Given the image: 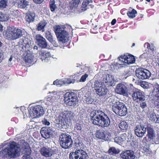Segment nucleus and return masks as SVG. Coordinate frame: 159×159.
Segmentation results:
<instances>
[{
    "label": "nucleus",
    "instance_id": "nucleus-42",
    "mask_svg": "<svg viewBox=\"0 0 159 159\" xmlns=\"http://www.w3.org/2000/svg\"><path fill=\"white\" fill-rule=\"evenodd\" d=\"M37 43L42 48H45L47 46V43L46 40H37Z\"/></svg>",
    "mask_w": 159,
    "mask_h": 159
},
{
    "label": "nucleus",
    "instance_id": "nucleus-10",
    "mask_svg": "<svg viewBox=\"0 0 159 159\" xmlns=\"http://www.w3.org/2000/svg\"><path fill=\"white\" fill-rule=\"evenodd\" d=\"M119 61L123 63L130 64L134 63L135 59L133 56L127 53L118 57Z\"/></svg>",
    "mask_w": 159,
    "mask_h": 159
},
{
    "label": "nucleus",
    "instance_id": "nucleus-30",
    "mask_svg": "<svg viewBox=\"0 0 159 159\" xmlns=\"http://www.w3.org/2000/svg\"><path fill=\"white\" fill-rule=\"evenodd\" d=\"M18 43L20 45V49L22 52L24 50V48H28L30 47L29 43L27 40H21Z\"/></svg>",
    "mask_w": 159,
    "mask_h": 159
},
{
    "label": "nucleus",
    "instance_id": "nucleus-28",
    "mask_svg": "<svg viewBox=\"0 0 159 159\" xmlns=\"http://www.w3.org/2000/svg\"><path fill=\"white\" fill-rule=\"evenodd\" d=\"M147 130V136L150 139H153L155 137V132L153 129L151 127L147 126L146 127Z\"/></svg>",
    "mask_w": 159,
    "mask_h": 159
},
{
    "label": "nucleus",
    "instance_id": "nucleus-64",
    "mask_svg": "<svg viewBox=\"0 0 159 159\" xmlns=\"http://www.w3.org/2000/svg\"><path fill=\"white\" fill-rule=\"evenodd\" d=\"M3 27L2 25L0 23V31L1 32H2L3 31Z\"/></svg>",
    "mask_w": 159,
    "mask_h": 159
},
{
    "label": "nucleus",
    "instance_id": "nucleus-40",
    "mask_svg": "<svg viewBox=\"0 0 159 159\" xmlns=\"http://www.w3.org/2000/svg\"><path fill=\"white\" fill-rule=\"evenodd\" d=\"M49 7L51 11L53 12L55 11L57 8L56 5L55 4L54 0H50L49 2Z\"/></svg>",
    "mask_w": 159,
    "mask_h": 159
},
{
    "label": "nucleus",
    "instance_id": "nucleus-9",
    "mask_svg": "<svg viewBox=\"0 0 159 159\" xmlns=\"http://www.w3.org/2000/svg\"><path fill=\"white\" fill-rule=\"evenodd\" d=\"M135 72L136 76L142 80L148 79L151 75V73L149 70L142 68L137 69Z\"/></svg>",
    "mask_w": 159,
    "mask_h": 159
},
{
    "label": "nucleus",
    "instance_id": "nucleus-25",
    "mask_svg": "<svg viewBox=\"0 0 159 159\" xmlns=\"http://www.w3.org/2000/svg\"><path fill=\"white\" fill-rule=\"evenodd\" d=\"M149 120L152 122L155 123H159V116L156 115L153 112H150L149 116Z\"/></svg>",
    "mask_w": 159,
    "mask_h": 159
},
{
    "label": "nucleus",
    "instance_id": "nucleus-62",
    "mask_svg": "<svg viewBox=\"0 0 159 159\" xmlns=\"http://www.w3.org/2000/svg\"><path fill=\"white\" fill-rule=\"evenodd\" d=\"M116 22V20L115 19H113L111 22V25H114Z\"/></svg>",
    "mask_w": 159,
    "mask_h": 159
},
{
    "label": "nucleus",
    "instance_id": "nucleus-7",
    "mask_svg": "<svg viewBox=\"0 0 159 159\" xmlns=\"http://www.w3.org/2000/svg\"><path fill=\"white\" fill-rule=\"evenodd\" d=\"M28 111L30 116L33 118L38 117L43 115L44 113L43 108L40 105L30 107Z\"/></svg>",
    "mask_w": 159,
    "mask_h": 159
},
{
    "label": "nucleus",
    "instance_id": "nucleus-3",
    "mask_svg": "<svg viewBox=\"0 0 159 159\" xmlns=\"http://www.w3.org/2000/svg\"><path fill=\"white\" fill-rule=\"evenodd\" d=\"M75 114L70 111H64L60 114L54 122L57 128L66 129L69 125V120L74 119Z\"/></svg>",
    "mask_w": 159,
    "mask_h": 159
},
{
    "label": "nucleus",
    "instance_id": "nucleus-61",
    "mask_svg": "<svg viewBox=\"0 0 159 159\" xmlns=\"http://www.w3.org/2000/svg\"><path fill=\"white\" fill-rule=\"evenodd\" d=\"M74 80H71V79H68L67 80V81H66V84H70V83H74Z\"/></svg>",
    "mask_w": 159,
    "mask_h": 159
},
{
    "label": "nucleus",
    "instance_id": "nucleus-43",
    "mask_svg": "<svg viewBox=\"0 0 159 159\" xmlns=\"http://www.w3.org/2000/svg\"><path fill=\"white\" fill-rule=\"evenodd\" d=\"M66 82L64 80H58L54 81L53 83V84L56 85L58 86H61L64 84H66Z\"/></svg>",
    "mask_w": 159,
    "mask_h": 159
},
{
    "label": "nucleus",
    "instance_id": "nucleus-36",
    "mask_svg": "<svg viewBox=\"0 0 159 159\" xmlns=\"http://www.w3.org/2000/svg\"><path fill=\"white\" fill-rule=\"evenodd\" d=\"M83 126L82 122L79 120H78L75 122V130L81 131Z\"/></svg>",
    "mask_w": 159,
    "mask_h": 159
},
{
    "label": "nucleus",
    "instance_id": "nucleus-44",
    "mask_svg": "<svg viewBox=\"0 0 159 159\" xmlns=\"http://www.w3.org/2000/svg\"><path fill=\"white\" fill-rule=\"evenodd\" d=\"M61 155L57 152L56 149H54L50 157L54 159H61Z\"/></svg>",
    "mask_w": 159,
    "mask_h": 159
},
{
    "label": "nucleus",
    "instance_id": "nucleus-34",
    "mask_svg": "<svg viewBox=\"0 0 159 159\" xmlns=\"http://www.w3.org/2000/svg\"><path fill=\"white\" fill-rule=\"evenodd\" d=\"M105 131L103 130H99L97 131L96 132V137L100 139H105Z\"/></svg>",
    "mask_w": 159,
    "mask_h": 159
},
{
    "label": "nucleus",
    "instance_id": "nucleus-18",
    "mask_svg": "<svg viewBox=\"0 0 159 159\" xmlns=\"http://www.w3.org/2000/svg\"><path fill=\"white\" fill-rule=\"evenodd\" d=\"M54 149L43 147L40 149V152L42 155L45 157H50Z\"/></svg>",
    "mask_w": 159,
    "mask_h": 159
},
{
    "label": "nucleus",
    "instance_id": "nucleus-38",
    "mask_svg": "<svg viewBox=\"0 0 159 159\" xmlns=\"http://www.w3.org/2000/svg\"><path fill=\"white\" fill-rule=\"evenodd\" d=\"M47 24L46 21L44 20L40 22L38 24L37 29L39 31L43 30Z\"/></svg>",
    "mask_w": 159,
    "mask_h": 159
},
{
    "label": "nucleus",
    "instance_id": "nucleus-23",
    "mask_svg": "<svg viewBox=\"0 0 159 159\" xmlns=\"http://www.w3.org/2000/svg\"><path fill=\"white\" fill-rule=\"evenodd\" d=\"M50 42L56 47L58 46L61 48L66 45V43L69 40H50ZM70 41V40H69Z\"/></svg>",
    "mask_w": 159,
    "mask_h": 159
},
{
    "label": "nucleus",
    "instance_id": "nucleus-5",
    "mask_svg": "<svg viewBox=\"0 0 159 159\" xmlns=\"http://www.w3.org/2000/svg\"><path fill=\"white\" fill-rule=\"evenodd\" d=\"M59 142L61 147L64 149L70 148L73 143L71 136L67 133H63L59 136Z\"/></svg>",
    "mask_w": 159,
    "mask_h": 159
},
{
    "label": "nucleus",
    "instance_id": "nucleus-60",
    "mask_svg": "<svg viewBox=\"0 0 159 159\" xmlns=\"http://www.w3.org/2000/svg\"><path fill=\"white\" fill-rule=\"evenodd\" d=\"M33 2L36 4H40L42 3L44 0H33Z\"/></svg>",
    "mask_w": 159,
    "mask_h": 159
},
{
    "label": "nucleus",
    "instance_id": "nucleus-15",
    "mask_svg": "<svg viewBox=\"0 0 159 159\" xmlns=\"http://www.w3.org/2000/svg\"><path fill=\"white\" fill-rule=\"evenodd\" d=\"M53 129L50 127H42L40 131L42 136L46 139H49L52 134Z\"/></svg>",
    "mask_w": 159,
    "mask_h": 159
},
{
    "label": "nucleus",
    "instance_id": "nucleus-54",
    "mask_svg": "<svg viewBox=\"0 0 159 159\" xmlns=\"http://www.w3.org/2000/svg\"><path fill=\"white\" fill-rule=\"evenodd\" d=\"M88 76V75L86 74H85L84 75H83L80 79V81L83 82H84L86 80Z\"/></svg>",
    "mask_w": 159,
    "mask_h": 159
},
{
    "label": "nucleus",
    "instance_id": "nucleus-41",
    "mask_svg": "<svg viewBox=\"0 0 159 159\" xmlns=\"http://www.w3.org/2000/svg\"><path fill=\"white\" fill-rule=\"evenodd\" d=\"M127 14L129 18H133L135 17V14H137V11L135 9H133L131 10H129L127 12Z\"/></svg>",
    "mask_w": 159,
    "mask_h": 159
},
{
    "label": "nucleus",
    "instance_id": "nucleus-1",
    "mask_svg": "<svg viewBox=\"0 0 159 159\" xmlns=\"http://www.w3.org/2000/svg\"><path fill=\"white\" fill-rule=\"evenodd\" d=\"M31 151L28 143H24L23 146L20 148V145L12 142L0 152V156L3 159H14L18 157L20 153L24 154H29Z\"/></svg>",
    "mask_w": 159,
    "mask_h": 159
},
{
    "label": "nucleus",
    "instance_id": "nucleus-22",
    "mask_svg": "<svg viewBox=\"0 0 159 159\" xmlns=\"http://www.w3.org/2000/svg\"><path fill=\"white\" fill-rule=\"evenodd\" d=\"M93 2V0H83L81 7V10L83 11H85L89 8V6H91V7L92 8L93 5H92L90 3H92Z\"/></svg>",
    "mask_w": 159,
    "mask_h": 159
},
{
    "label": "nucleus",
    "instance_id": "nucleus-48",
    "mask_svg": "<svg viewBox=\"0 0 159 159\" xmlns=\"http://www.w3.org/2000/svg\"><path fill=\"white\" fill-rule=\"evenodd\" d=\"M77 139L78 140H75V143L76 145H78V147H80L81 146H82L83 143L81 140H80V139H81L79 137H78ZM77 147H78V146H77Z\"/></svg>",
    "mask_w": 159,
    "mask_h": 159
},
{
    "label": "nucleus",
    "instance_id": "nucleus-57",
    "mask_svg": "<svg viewBox=\"0 0 159 159\" xmlns=\"http://www.w3.org/2000/svg\"><path fill=\"white\" fill-rule=\"evenodd\" d=\"M35 40H45L40 34H37L36 36Z\"/></svg>",
    "mask_w": 159,
    "mask_h": 159
},
{
    "label": "nucleus",
    "instance_id": "nucleus-2",
    "mask_svg": "<svg viewBox=\"0 0 159 159\" xmlns=\"http://www.w3.org/2000/svg\"><path fill=\"white\" fill-rule=\"evenodd\" d=\"M90 116L93 123L102 127L110 126V116L100 110H94L90 113Z\"/></svg>",
    "mask_w": 159,
    "mask_h": 159
},
{
    "label": "nucleus",
    "instance_id": "nucleus-52",
    "mask_svg": "<svg viewBox=\"0 0 159 159\" xmlns=\"http://www.w3.org/2000/svg\"><path fill=\"white\" fill-rule=\"evenodd\" d=\"M123 74L124 75L126 76V78L127 77L130 76L131 74V73L129 70H127L124 71Z\"/></svg>",
    "mask_w": 159,
    "mask_h": 159
},
{
    "label": "nucleus",
    "instance_id": "nucleus-51",
    "mask_svg": "<svg viewBox=\"0 0 159 159\" xmlns=\"http://www.w3.org/2000/svg\"><path fill=\"white\" fill-rule=\"evenodd\" d=\"M144 46L145 48H146L149 49H153V45L152 44H150L148 43H145Z\"/></svg>",
    "mask_w": 159,
    "mask_h": 159
},
{
    "label": "nucleus",
    "instance_id": "nucleus-53",
    "mask_svg": "<svg viewBox=\"0 0 159 159\" xmlns=\"http://www.w3.org/2000/svg\"><path fill=\"white\" fill-rule=\"evenodd\" d=\"M141 86L144 89H148L149 88V86L148 83L146 82H143L141 84Z\"/></svg>",
    "mask_w": 159,
    "mask_h": 159
},
{
    "label": "nucleus",
    "instance_id": "nucleus-8",
    "mask_svg": "<svg viewBox=\"0 0 159 159\" xmlns=\"http://www.w3.org/2000/svg\"><path fill=\"white\" fill-rule=\"evenodd\" d=\"M70 159H88L89 157L86 152L82 149H76L75 152L70 153Z\"/></svg>",
    "mask_w": 159,
    "mask_h": 159
},
{
    "label": "nucleus",
    "instance_id": "nucleus-37",
    "mask_svg": "<svg viewBox=\"0 0 159 159\" xmlns=\"http://www.w3.org/2000/svg\"><path fill=\"white\" fill-rule=\"evenodd\" d=\"M119 127L122 130L125 131L127 129L128 125L125 121H122L119 124Z\"/></svg>",
    "mask_w": 159,
    "mask_h": 159
},
{
    "label": "nucleus",
    "instance_id": "nucleus-35",
    "mask_svg": "<svg viewBox=\"0 0 159 159\" xmlns=\"http://www.w3.org/2000/svg\"><path fill=\"white\" fill-rule=\"evenodd\" d=\"M120 151L118 148H116L115 147H111L108 150V153L110 155L117 154L119 153Z\"/></svg>",
    "mask_w": 159,
    "mask_h": 159
},
{
    "label": "nucleus",
    "instance_id": "nucleus-59",
    "mask_svg": "<svg viewBox=\"0 0 159 159\" xmlns=\"http://www.w3.org/2000/svg\"><path fill=\"white\" fill-rule=\"evenodd\" d=\"M4 15L0 11V20L2 21L4 20Z\"/></svg>",
    "mask_w": 159,
    "mask_h": 159
},
{
    "label": "nucleus",
    "instance_id": "nucleus-39",
    "mask_svg": "<svg viewBox=\"0 0 159 159\" xmlns=\"http://www.w3.org/2000/svg\"><path fill=\"white\" fill-rule=\"evenodd\" d=\"M143 152L147 156L149 155L152 153V151L148 145L143 147Z\"/></svg>",
    "mask_w": 159,
    "mask_h": 159
},
{
    "label": "nucleus",
    "instance_id": "nucleus-13",
    "mask_svg": "<svg viewBox=\"0 0 159 159\" xmlns=\"http://www.w3.org/2000/svg\"><path fill=\"white\" fill-rule=\"evenodd\" d=\"M144 93L139 89H137L134 90L132 94V97L134 101L137 102L139 100H143L145 98Z\"/></svg>",
    "mask_w": 159,
    "mask_h": 159
},
{
    "label": "nucleus",
    "instance_id": "nucleus-14",
    "mask_svg": "<svg viewBox=\"0 0 159 159\" xmlns=\"http://www.w3.org/2000/svg\"><path fill=\"white\" fill-rule=\"evenodd\" d=\"M120 157L123 159H137L134 152L130 150L122 151Z\"/></svg>",
    "mask_w": 159,
    "mask_h": 159
},
{
    "label": "nucleus",
    "instance_id": "nucleus-49",
    "mask_svg": "<svg viewBox=\"0 0 159 159\" xmlns=\"http://www.w3.org/2000/svg\"><path fill=\"white\" fill-rule=\"evenodd\" d=\"M114 141L115 143L119 144L123 142L120 137H116L114 139Z\"/></svg>",
    "mask_w": 159,
    "mask_h": 159
},
{
    "label": "nucleus",
    "instance_id": "nucleus-20",
    "mask_svg": "<svg viewBox=\"0 0 159 159\" xmlns=\"http://www.w3.org/2000/svg\"><path fill=\"white\" fill-rule=\"evenodd\" d=\"M114 76L113 75L111 74H107L104 76L103 82L106 84L105 85L112 86L113 84L112 81L114 80Z\"/></svg>",
    "mask_w": 159,
    "mask_h": 159
},
{
    "label": "nucleus",
    "instance_id": "nucleus-31",
    "mask_svg": "<svg viewBox=\"0 0 159 159\" xmlns=\"http://www.w3.org/2000/svg\"><path fill=\"white\" fill-rule=\"evenodd\" d=\"M78 101V98L76 97L74 99H73V98L70 99L68 100V101H65V102L67 105L74 107L77 104Z\"/></svg>",
    "mask_w": 159,
    "mask_h": 159
},
{
    "label": "nucleus",
    "instance_id": "nucleus-21",
    "mask_svg": "<svg viewBox=\"0 0 159 159\" xmlns=\"http://www.w3.org/2000/svg\"><path fill=\"white\" fill-rule=\"evenodd\" d=\"M39 57L43 62H47L48 58L50 57L51 54L49 52L44 50H42L39 52Z\"/></svg>",
    "mask_w": 159,
    "mask_h": 159
},
{
    "label": "nucleus",
    "instance_id": "nucleus-33",
    "mask_svg": "<svg viewBox=\"0 0 159 159\" xmlns=\"http://www.w3.org/2000/svg\"><path fill=\"white\" fill-rule=\"evenodd\" d=\"M24 55L25 56H24L23 59L25 61L28 63H31L33 61L34 57L32 55L27 53L26 55Z\"/></svg>",
    "mask_w": 159,
    "mask_h": 159
},
{
    "label": "nucleus",
    "instance_id": "nucleus-46",
    "mask_svg": "<svg viewBox=\"0 0 159 159\" xmlns=\"http://www.w3.org/2000/svg\"><path fill=\"white\" fill-rule=\"evenodd\" d=\"M138 102L140 104V106L141 107L142 109H144L147 106L146 101H145V98H144V99L143 100H139L138 101Z\"/></svg>",
    "mask_w": 159,
    "mask_h": 159
},
{
    "label": "nucleus",
    "instance_id": "nucleus-24",
    "mask_svg": "<svg viewBox=\"0 0 159 159\" xmlns=\"http://www.w3.org/2000/svg\"><path fill=\"white\" fill-rule=\"evenodd\" d=\"M35 17V14L34 12H30L27 13L25 16L26 21L30 23L34 22V18Z\"/></svg>",
    "mask_w": 159,
    "mask_h": 159
},
{
    "label": "nucleus",
    "instance_id": "nucleus-29",
    "mask_svg": "<svg viewBox=\"0 0 159 159\" xmlns=\"http://www.w3.org/2000/svg\"><path fill=\"white\" fill-rule=\"evenodd\" d=\"M105 85L103 82H102L99 80H96L93 84H92V86L96 91L98 89H100V88L102 87Z\"/></svg>",
    "mask_w": 159,
    "mask_h": 159
},
{
    "label": "nucleus",
    "instance_id": "nucleus-16",
    "mask_svg": "<svg viewBox=\"0 0 159 159\" xmlns=\"http://www.w3.org/2000/svg\"><path fill=\"white\" fill-rule=\"evenodd\" d=\"M153 89L152 93L157 98L155 99L154 104L156 106L159 105V85L157 83L153 84Z\"/></svg>",
    "mask_w": 159,
    "mask_h": 159
},
{
    "label": "nucleus",
    "instance_id": "nucleus-27",
    "mask_svg": "<svg viewBox=\"0 0 159 159\" xmlns=\"http://www.w3.org/2000/svg\"><path fill=\"white\" fill-rule=\"evenodd\" d=\"M105 85L100 89H98L96 91V93L99 96L104 97L107 94V89L105 87Z\"/></svg>",
    "mask_w": 159,
    "mask_h": 159
},
{
    "label": "nucleus",
    "instance_id": "nucleus-50",
    "mask_svg": "<svg viewBox=\"0 0 159 159\" xmlns=\"http://www.w3.org/2000/svg\"><path fill=\"white\" fill-rule=\"evenodd\" d=\"M46 37L48 40H52L53 39V36L49 32H48L46 34Z\"/></svg>",
    "mask_w": 159,
    "mask_h": 159
},
{
    "label": "nucleus",
    "instance_id": "nucleus-58",
    "mask_svg": "<svg viewBox=\"0 0 159 159\" xmlns=\"http://www.w3.org/2000/svg\"><path fill=\"white\" fill-rule=\"evenodd\" d=\"M42 122L43 124L45 125H49L50 124V123L46 119H44L42 120Z\"/></svg>",
    "mask_w": 159,
    "mask_h": 159
},
{
    "label": "nucleus",
    "instance_id": "nucleus-17",
    "mask_svg": "<svg viewBox=\"0 0 159 159\" xmlns=\"http://www.w3.org/2000/svg\"><path fill=\"white\" fill-rule=\"evenodd\" d=\"M115 91L118 94L125 95L127 91V89L123 84L120 83L117 84Z\"/></svg>",
    "mask_w": 159,
    "mask_h": 159
},
{
    "label": "nucleus",
    "instance_id": "nucleus-12",
    "mask_svg": "<svg viewBox=\"0 0 159 159\" xmlns=\"http://www.w3.org/2000/svg\"><path fill=\"white\" fill-rule=\"evenodd\" d=\"M135 135L139 137H142L147 131V128L141 124L137 125L134 129Z\"/></svg>",
    "mask_w": 159,
    "mask_h": 159
},
{
    "label": "nucleus",
    "instance_id": "nucleus-19",
    "mask_svg": "<svg viewBox=\"0 0 159 159\" xmlns=\"http://www.w3.org/2000/svg\"><path fill=\"white\" fill-rule=\"evenodd\" d=\"M59 96L56 92H53L52 93L51 97H48L47 98V103L49 105L56 102L59 98Z\"/></svg>",
    "mask_w": 159,
    "mask_h": 159
},
{
    "label": "nucleus",
    "instance_id": "nucleus-45",
    "mask_svg": "<svg viewBox=\"0 0 159 159\" xmlns=\"http://www.w3.org/2000/svg\"><path fill=\"white\" fill-rule=\"evenodd\" d=\"M21 4H19V6L20 8L25 9L29 5L28 2L25 0H21Z\"/></svg>",
    "mask_w": 159,
    "mask_h": 159
},
{
    "label": "nucleus",
    "instance_id": "nucleus-6",
    "mask_svg": "<svg viewBox=\"0 0 159 159\" xmlns=\"http://www.w3.org/2000/svg\"><path fill=\"white\" fill-rule=\"evenodd\" d=\"M54 30L58 39L61 40H70L73 39L69 34V33L64 30H62L61 27L59 25H55L53 27Z\"/></svg>",
    "mask_w": 159,
    "mask_h": 159
},
{
    "label": "nucleus",
    "instance_id": "nucleus-47",
    "mask_svg": "<svg viewBox=\"0 0 159 159\" xmlns=\"http://www.w3.org/2000/svg\"><path fill=\"white\" fill-rule=\"evenodd\" d=\"M7 2V0H0V8H3L6 7Z\"/></svg>",
    "mask_w": 159,
    "mask_h": 159
},
{
    "label": "nucleus",
    "instance_id": "nucleus-11",
    "mask_svg": "<svg viewBox=\"0 0 159 159\" xmlns=\"http://www.w3.org/2000/svg\"><path fill=\"white\" fill-rule=\"evenodd\" d=\"M6 39L7 40H14L17 39L23 35L22 30L20 29H17L16 32H14L13 31H9L7 33Z\"/></svg>",
    "mask_w": 159,
    "mask_h": 159
},
{
    "label": "nucleus",
    "instance_id": "nucleus-63",
    "mask_svg": "<svg viewBox=\"0 0 159 159\" xmlns=\"http://www.w3.org/2000/svg\"><path fill=\"white\" fill-rule=\"evenodd\" d=\"M157 143H156V144L158 143H159V132H158L157 133Z\"/></svg>",
    "mask_w": 159,
    "mask_h": 159
},
{
    "label": "nucleus",
    "instance_id": "nucleus-32",
    "mask_svg": "<svg viewBox=\"0 0 159 159\" xmlns=\"http://www.w3.org/2000/svg\"><path fill=\"white\" fill-rule=\"evenodd\" d=\"M80 3V0H72V1L70 3L69 7L70 10H72L73 9L76 8Z\"/></svg>",
    "mask_w": 159,
    "mask_h": 159
},
{
    "label": "nucleus",
    "instance_id": "nucleus-26",
    "mask_svg": "<svg viewBox=\"0 0 159 159\" xmlns=\"http://www.w3.org/2000/svg\"><path fill=\"white\" fill-rule=\"evenodd\" d=\"M77 97V94L75 93L69 92H66L64 95V100L65 101H68V100L72 98L75 99V98Z\"/></svg>",
    "mask_w": 159,
    "mask_h": 159
},
{
    "label": "nucleus",
    "instance_id": "nucleus-4",
    "mask_svg": "<svg viewBox=\"0 0 159 159\" xmlns=\"http://www.w3.org/2000/svg\"><path fill=\"white\" fill-rule=\"evenodd\" d=\"M112 104V110L116 115L122 116L127 114V109L124 103L117 101L114 102Z\"/></svg>",
    "mask_w": 159,
    "mask_h": 159
},
{
    "label": "nucleus",
    "instance_id": "nucleus-55",
    "mask_svg": "<svg viewBox=\"0 0 159 159\" xmlns=\"http://www.w3.org/2000/svg\"><path fill=\"white\" fill-rule=\"evenodd\" d=\"M127 137V135L125 133H124L121 134L120 137L121 139L122 140L123 142L126 140Z\"/></svg>",
    "mask_w": 159,
    "mask_h": 159
},
{
    "label": "nucleus",
    "instance_id": "nucleus-56",
    "mask_svg": "<svg viewBox=\"0 0 159 159\" xmlns=\"http://www.w3.org/2000/svg\"><path fill=\"white\" fill-rule=\"evenodd\" d=\"M22 159H34L31 157L29 154H24L22 157Z\"/></svg>",
    "mask_w": 159,
    "mask_h": 159
}]
</instances>
